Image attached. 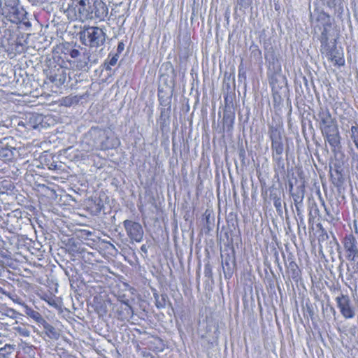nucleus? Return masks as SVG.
<instances>
[{
    "mask_svg": "<svg viewBox=\"0 0 358 358\" xmlns=\"http://www.w3.org/2000/svg\"><path fill=\"white\" fill-rule=\"evenodd\" d=\"M268 134L271 141L272 158L278 166H283L282 154L284 152L283 135L284 129L282 124H268Z\"/></svg>",
    "mask_w": 358,
    "mask_h": 358,
    "instance_id": "obj_4",
    "label": "nucleus"
},
{
    "mask_svg": "<svg viewBox=\"0 0 358 358\" xmlns=\"http://www.w3.org/2000/svg\"><path fill=\"white\" fill-rule=\"evenodd\" d=\"M235 116L231 112H224L223 115V127L227 131L231 130L234 123Z\"/></svg>",
    "mask_w": 358,
    "mask_h": 358,
    "instance_id": "obj_14",
    "label": "nucleus"
},
{
    "mask_svg": "<svg viewBox=\"0 0 358 358\" xmlns=\"http://www.w3.org/2000/svg\"><path fill=\"white\" fill-rule=\"evenodd\" d=\"M324 140L329 143L330 146L335 149L340 145V135L338 127L322 132Z\"/></svg>",
    "mask_w": 358,
    "mask_h": 358,
    "instance_id": "obj_11",
    "label": "nucleus"
},
{
    "mask_svg": "<svg viewBox=\"0 0 358 358\" xmlns=\"http://www.w3.org/2000/svg\"><path fill=\"white\" fill-rule=\"evenodd\" d=\"M317 116L321 132L337 127L336 120L327 108H320Z\"/></svg>",
    "mask_w": 358,
    "mask_h": 358,
    "instance_id": "obj_9",
    "label": "nucleus"
},
{
    "mask_svg": "<svg viewBox=\"0 0 358 358\" xmlns=\"http://www.w3.org/2000/svg\"><path fill=\"white\" fill-rule=\"evenodd\" d=\"M13 150L15 149L12 147L10 148H2L0 150V157L2 158L3 161H10L13 159L14 156Z\"/></svg>",
    "mask_w": 358,
    "mask_h": 358,
    "instance_id": "obj_19",
    "label": "nucleus"
},
{
    "mask_svg": "<svg viewBox=\"0 0 358 358\" xmlns=\"http://www.w3.org/2000/svg\"><path fill=\"white\" fill-rule=\"evenodd\" d=\"M271 197L273 202V206H275L277 212H282V201L279 196H278L275 194H271Z\"/></svg>",
    "mask_w": 358,
    "mask_h": 358,
    "instance_id": "obj_25",
    "label": "nucleus"
},
{
    "mask_svg": "<svg viewBox=\"0 0 358 358\" xmlns=\"http://www.w3.org/2000/svg\"><path fill=\"white\" fill-rule=\"evenodd\" d=\"M43 324V328L45 331V334L52 339H57L59 336V334L56 330V329L51 325L50 324L48 323L45 320L44 322L41 323Z\"/></svg>",
    "mask_w": 358,
    "mask_h": 358,
    "instance_id": "obj_16",
    "label": "nucleus"
},
{
    "mask_svg": "<svg viewBox=\"0 0 358 358\" xmlns=\"http://www.w3.org/2000/svg\"><path fill=\"white\" fill-rule=\"evenodd\" d=\"M1 9L2 15L12 23L17 24L27 19V13L20 5V0H4Z\"/></svg>",
    "mask_w": 358,
    "mask_h": 358,
    "instance_id": "obj_5",
    "label": "nucleus"
},
{
    "mask_svg": "<svg viewBox=\"0 0 358 358\" xmlns=\"http://www.w3.org/2000/svg\"><path fill=\"white\" fill-rule=\"evenodd\" d=\"M90 62V58L87 55H83L82 59H80L77 62L76 67L79 69H84L87 67V64Z\"/></svg>",
    "mask_w": 358,
    "mask_h": 358,
    "instance_id": "obj_24",
    "label": "nucleus"
},
{
    "mask_svg": "<svg viewBox=\"0 0 358 358\" xmlns=\"http://www.w3.org/2000/svg\"><path fill=\"white\" fill-rule=\"evenodd\" d=\"M66 12L72 20L102 22L108 15V8L102 0H73Z\"/></svg>",
    "mask_w": 358,
    "mask_h": 358,
    "instance_id": "obj_1",
    "label": "nucleus"
},
{
    "mask_svg": "<svg viewBox=\"0 0 358 358\" xmlns=\"http://www.w3.org/2000/svg\"><path fill=\"white\" fill-rule=\"evenodd\" d=\"M320 52L323 57L333 63L334 66H343L345 65L343 50L338 48L336 41H329L327 29L324 28L320 36Z\"/></svg>",
    "mask_w": 358,
    "mask_h": 358,
    "instance_id": "obj_3",
    "label": "nucleus"
},
{
    "mask_svg": "<svg viewBox=\"0 0 358 358\" xmlns=\"http://www.w3.org/2000/svg\"><path fill=\"white\" fill-rule=\"evenodd\" d=\"M106 34L98 27H87L80 33L81 42L91 48H98L103 45L106 41Z\"/></svg>",
    "mask_w": 358,
    "mask_h": 358,
    "instance_id": "obj_6",
    "label": "nucleus"
},
{
    "mask_svg": "<svg viewBox=\"0 0 358 358\" xmlns=\"http://www.w3.org/2000/svg\"><path fill=\"white\" fill-rule=\"evenodd\" d=\"M294 205L303 204V200L304 198V190L303 188L298 187L296 192L292 193Z\"/></svg>",
    "mask_w": 358,
    "mask_h": 358,
    "instance_id": "obj_18",
    "label": "nucleus"
},
{
    "mask_svg": "<svg viewBox=\"0 0 358 358\" xmlns=\"http://www.w3.org/2000/svg\"><path fill=\"white\" fill-rule=\"evenodd\" d=\"M73 358H75V357H73Z\"/></svg>",
    "mask_w": 358,
    "mask_h": 358,
    "instance_id": "obj_41",
    "label": "nucleus"
},
{
    "mask_svg": "<svg viewBox=\"0 0 358 358\" xmlns=\"http://www.w3.org/2000/svg\"><path fill=\"white\" fill-rule=\"evenodd\" d=\"M358 162V155L357 153H353L352 155V164Z\"/></svg>",
    "mask_w": 358,
    "mask_h": 358,
    "instance_id": "obj_32",
    "label": "nucleus"
},
{
    "mask_svg": "<svg viewBox=\"0 0 358 358\" xmlns=\"http://www.w3.org/2000/svg\"><path fill=\"white\" fill-rule=\"evenodd\" d=\"M124 303L127 306V308L125 309V310H126L128 313H133L132 308H131V306H129V301H124Z\"/></svg>",
    "mask_w": 358,
    "mask_h": 358,
    "instance_id": "obj_31",
    "label": "nucleus"
},
{
    "mask_svg": "<svg viewBox=\"0 0 358 358\" xmlns=\"http://www.w3.org/2000/svg\"><path fill=\"white\" fill-rule=\"evenodd\" d=\"M222 267L224 269L225 276H227V275H229V276L230 277L232 273V271L227 259L224 260V262H222Z\"/></svg>",
    "mask_w": 358,
    "mask_h": 358,
    "instance_id": "obj_27",
    "label": "nucleus"
},
{
    "mask_svg": "<svg viewBox=\"0 0 358 358\" xmlns=\"http://www.w3.org/2000/svg\"><path fill=\"white\" fill-rule=\"evenodd\" d=\"M110 130L108 128L91 127L83 138V149L86 151H92L113 148L114 143L110 141Z\"/></svg>",
    "mask_w": 358,
    "mask_h": 358,
    "instance_id": "obj_2",
    "label": "nucleus"
},
{
    "mask_svg": "<svg viewBox=\"0 0 358 358\" xmlns=\"http://www.w3.org/2000/svg\"><path fill=\"white\" fill-rule=\"evenodd\" d=\"M352 166L355 169L356 173H358V162L352 164Z\"/></svg>",
    "mask_w": 358,
    "mask_h": 358,
    "instance_id": "obj_35",
    "label": "nucleus"
},
{
    "mask_svg": "<svg viewBox=\"0 0 358 358\" xmlns=\"http://www.w3.org/2000/svg\"><path fill=\"white\" fill-rule=\"evenodd\" d=\"M43 300L52 307L57 308L58 306L56 299L52 296H45Z\"/></svg>",
    "mask_w": 358,
    "mask_h": 358,
    "instance_id": "obj_28",
    "label": "nucleus"
},
{
    "mask_svg": "<svg viewBox=\"0 0 358 358\" xmlns=\"http://www.w3.org/2000/svg\"><path fill=\"white\" fill-rule=\"evenodd\" d=\"M331 310L334 312V313H336L335 309H334L333 307H331Z\"/></svg>",
    "mask_w": 358,
    "mask_h": 358,
    "instance_id": "obj_39",
    "label": "nucleus"
},
{
    "mask_svg": "<svg viewBox=\"0 0 358 358\" xmlns=\"http://www.w3.org/2000/svg\"><path fill=\"white\" fill-rule=\"evenodd\" d=\"M124 227L129 238L137 243L142 241L143 238V229L141 224L131 220H126L123 222Z\"/></svg>",
    "mask_w": 358,
    "mask_h": 358,
    "instance_id": "obj_8",
    "label": "nucleus"
},
{
    "mask_svg": "<svg viewBox=\"0 0 358 358\" xmlns=\"http://www.w3.org/2000/svg\"><path fill=\"white\" fill-rule=\"evenodd\" d=\"M302 206H303V204H298L297 206H295L298 215H299L301 213Z\"/></svg>",
    "mask_w": 358,
    "mask_h": 358,
    "instance_id": "obj_33",
    "label": "nucleus"
},
{
    "mask_svg": "<svg viewBox=\"0 0 358 358\" xmlns=\"http://www.w3.org/2000/svg\"><path fill=\"white\" fill-rule=\"evenodd\" d=\"M13 347L10 345H6L3 348H0V358H9Z\"/></svg>",
    "mask_w": 358,
    "mask_h": 358,
    "instance_id": "obj_23",
    "label": "nucleus"
},
{
    "mask_svg": "<svg viewBox=\"0 0 358 358\" xmlns=\"http://www.w3.org/2000/svg\"><path fill=\"white\" fill-rule=\"evenodd\" d=\"M327 4L338 13L343 12V0H327Z\"/></svg>",
    "mask_w": 358,
    "mask_h": 358,
    "instance_id": "obj_20",
    "label": "nucleus"
},
{
    "mask_svg": "<svg viewBox=\"0 0 358 358\" xmlns=\"http://www.w3.org/2000/svg\"><path fill=\"white\" fill-rule=\"evenodd\" d=\"M141 250L144 252L145 253L147 252V248H146V246L145 245H143L141 247Z\"/></svg>",
    "mask_w": 358,
    "mask_h": 358,
    "instance_id": "obj_37",
    "label": "nucleus"
},
{
    "mask_svg": "<svg viewBox=\"0 0 358 358\" xmlns=\"http://www.w3.org/2000/svg\"><path fill=\"white\" fill-rule=\"evenodd\" d=\"M0 293L3 294H6V295L8 294V293H6V292L3 290V289L2 287H0Z\"/></svg>",
    "mask_w": 358,
    "mask_h": 358,
    "instance_id": "obj_38",
    "label": "nucleus"
},
{
    "mask_svg": "<svg viewBox=\"0 0 358 358\" xmlns=\"http://www.w3.org/2000/svg\"><path fill=\"white\" fill-rule=\"evenodd\" d=\"M70 99H70V98H68V97H66V98L64 99V102L65 105H68V104H70V103H71V102H70Z\"/></svg>",
    "mask_w": 358,
    "mask_h": 358,
    "instance_id": "obj_36",
    "label": "nucleus"
},
{
    "mask_svg": "<svg viewBox=\"0 0 358 358\" xmlns=\"http://www.w3.org/2000/svg\"><path fill=\"white\" fill-rule=\"evenodd\" d=\"M43 121V117L41 115L32 114L29 116L26 124L28 129H38Z\"/></svg>",
    "mask_w": 358,
    "mask_h": 358,
    "instance_id": "obj_13",
    "label": "nucleus"
},
{
    "mask_svg": "<svg viewBox=\"0 0 358 358\" xmlns=\"http://www.w3.org/2000/svg\"><path fill=\"white\" fill-rule=\"evenodd\" d=\"M124 45L122 42L119 43L118 46H117V50L119 52H121L122 50H124Z\"/></svg>",
    "mask_w": 358,
    "mask_h": 358,
    "instance_id": "obj_34",
    "label": "nucleus"
},
{
    "mask_svg": "<svg viewBox=\"0 0 358 358\" xmlns=\"http://www.w3.org/2000/svg\"><path fill=\"white\" fill-rule=\"evenodd\" d=\"M50 80L55 83L56 85L59 86L66 80V73L62 68H58L56 71L50 72L49 75Z\"/></svg>",
    "mask_w": 358,
    "mask_h": 358,
    "instance_id": "obj_12",
    "label": "nucleus"
},
{
    "mask_svg": "<svg viewBox=\"0 0 358 358\" xmlns=\"http://www.w3.org/2000/svg\"><path fill=\"white\" fill-rule=\"evenodd\" d=\"M69 54L72 58H77V57H80V55L79 50L77 49L70 50Z\"/></svg>",
    "mask_w": 358,
    "mask_h": 358,
    "instance_id": "obj_29",
    "label": "nucleus"
},
{
    "mask_svg": "<svg viewBox=\"0 0 358 358\" xmlns=\"http://www.w3.org/2000/svg\"><path fill=\"white\" fill-rule=\"evenodd\" d=\"M14 303H17L20 306H22L24 308V306H27L23 301L17 295H11L10 294L8 293L6 294Z\"/></svg>",
    "mask_w": 358,
    "mask_h": 358,
    "instance_id": "obj_26",
    "label": "nucleus"
},
{
    "mask_svg": "<svg viewBox=\"0 0 358 358\" xmlns=\"http://www.w3.org/2000/svg\"><path fill=\"white\" fill-rule=\"evenodd\" d=\"M350 136L358 150V124L357 123L351 127Z\"/></svg>",
    "mask_w": 358,
    "mask_h": 358,
    "instance_id": "obj_21",
    "label": "nucleus"
},
{
    "mask_svg": "<svg viewBox=\"0 0 358 358\" xmlns=\"http://www.w3.org/2000/svg\"><path fill=\"white\" fill-rule=\"evenodd\" d=\"M24 313L29 317L32 318L34 321H36L38 324H41L44 322V318L42 315L38 312L30 308L29 306H24Z\"/></svg>",
    "mask_w": 358,
    "mask_h": 358,
    "instance_id": "obj_15",
    "label": "nucleus"
},
{
    "mask_svg": "<svg viewBox=\"0 0 358 358\" xmlns=\"http://www.w3.org/2000/svg\"><path fill=\"white\" fill-rule=\"evenodd\" d=\"M154 298L155 299V306L158 309L164 308L166 306L167 301H169V297L167 294H162L161 295L155 292L153 294Z\"/></svg>",
    "mask_w": 358,
    "mask_h": 358,
    "instance_id": "obj_17",
    "label": "nucleus"
},
{
    "mask_svg": "<svg viewBox=\"0 0 358 358\" xmlns=\"http://www.w3.org/2000/svg\"><path fill=\"white\" fill-rule=\"evenodd\" d=\"M336 301L343 317L351 319L355 317V310L350 305V299L348 295L341 294L336 298Z\"/></svg>",
    "mask_w": 358,
    "mask_h": 358,
    "instance_id": "obj_10",
    "label": "nucleus"
},
{
    "mask_svg": "<svg viewBox=\"0 0 358 358\" xmlns=\"http://www.w3.org/2000/svg\"><path fill=\"white\" fill-rule=\"evenodd\" d=\"M1 6H2V2H1V0H0V8H1Z\"/></svg>",
    "mask_w": 358,
    "mask_h": 358,
    "instance_id": "obj_40",
    "label": "nucleus"
},
{
    "mask_svg": "<svg viewBox=\"0 0 358 358\" xmlns=\"http://www.w3.org/2000/svg\"><path fill=\"white\" fill-rule=\"evenodd\" d=\"M119 56L117 55H113L109 60L110 66H115L117 64Z\"/></svg>",
    "mask_w": 358,
    "mask_h": 358,
    "instance_id": "obj_30",
    "label": "nucleus"
},
{
    "mask_svg": "<svg viewBox=\"0 0 358 358\" xmlns=\"http://www.w3.org/2000/svg\"><path fill=\"white\" fill-rule=\"evenodd\" d=\"M343 254L345 259L352 263H358V238L352 233L346 234L341 240Z\"/></svg>",
    "mask_w": 358,
    "mask_h": 358,
    "instance_id": "obj_7",
    "label": "nucleus"
},
{
    "mask_svg": "<svg viewBox=\"0 0 358 358\" xmlns=\"http://www.w3.org/2000/svg\"><path fill=\"white\" fill-rule=\"evenodd\" d=\"M15 333L24 337H29L30 336V331L24 325H18L13 327Z\"/></svg>",
    "mask_w": 358,
    "mask_h": 358,
    "instance_id": "obj_22",
    "label": "nucleus"
}]
</instances>
